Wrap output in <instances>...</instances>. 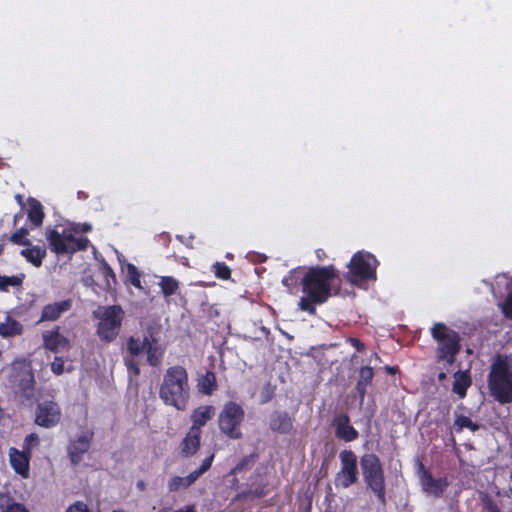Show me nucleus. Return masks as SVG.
Returning a JSON list of instances; mask_svg holds the SVG:
<instances>
[{
	"instance_id": "obj_1",
	"label": "nucleus",
	"mask_w": 512,
	"mask_h": 512,
	"mask_svg": "<svg viewBox=\"0 0 512 512\" xmlns=\"http://www.w3.org/2000/svg\"><path fill=\"white\" fill-rule=\"evenodd\" d=\"M338 277L339 271L333 265L309 267L300 279L303 296L298 302L299 310L316 315L317 306L339 294L340 287H333V281Z\"/></svg>"
},
{
	"instance_id": "obj_2",
	"label": "nucleus",
	"mask_w": 512,
	"mask_h": 512,
	"mask_svg": "<svg viewBox=\"0 0 512 512\" xmlns=\"http://www.w3.org/2000/svg\"><path fill=\"white\" fill-rule=\"evenodd\" d=\"M190 397L191 387L187 369L178 364L168 367L159 387V398L165 405L184 411Z\"/></svg>"
},
{
	"instance_id": "obj_3",
	"label": "nucleus",
	"mask_w": 512,
	"mask_h": 512,
	"mask_svg": "<svg viewBox=\"0 0 512 512\" xmlns=\"http://www.w3.org/2000/svg\"><path fill=\"white\" fill-rule=\"evenodd\" d=\"M431 337L437 342L436 360L443 362L446 367L455 363L461 351V338L458 332L449 328L443 322H436L430 329Z\"/></svg>"
},
{
	"instance_id": "obj_4",
	"label": "nucleus",
	"mask_w": 512,
	"mask_h": 512,
	"mask_svg": "<svg viewBox=\"0 0 512 512\" xmlns=\"http://www.w3.org/2000/svg\"><path fill=\"white\" fill-rule=\"evenodd\" d=\"M491 395L502 404L512 402V370L506 358L497 355L488 374Z\"/></svg>"
},
{
	"instance_id": "obj_5",
	"label": "nucleus",
	"mask_w": 512,
	"mask_h": 512,
	"mask_svg": "<svg viewBox=\"0 0 512 512\" xmlns=\"http://www.w3.org/2000/svg\"><path fill=\"white\" fill-rule=\"evenodd\" d=\"M362 475L367 487L383 506L386 505V480L380 458L374 453H365L360 458Z\"/></svg>"
},
{
	"instance_id": "obj_6",
	"label": "nucleus",
	"mask_w": 512,
	"mask_h": 512,
	"mask_svg": "<svg viewBox=\"0 0 512 512\" xmlns=\"http://www.w3.org/2000/svg\"><path fill=\"white\" fill-rule=\"evenodd\" d=\"M74 233H78V230L74 227L63 228L62 232H59L56 228H48L46 239L51 251L63 255L86 250L90 244L89 239L84 236L76 238L73 235Z\"/></svg>"
},
{
	"instance_id": "obj_7",
	"label": "nucleus",
	"mask_w": 512,
	"mask_h": 512,
	"mask_svg": "<svg viewBox=\"0 0 512 512\" xmlns=\"http://www.w3.org/2000/svg\"><path fill=\"white\" fill-rule=\"evenodd\" d=\"M379 265L376 257L367 251L354 253L348 263V272L345 275L347 281L357 285L362 281L376 280L377 267Z\"/></svg>"
},
{
	"instance_id": "obj_8",
	"label": "nucleus",
	"mask_w": 512,
	"mask_h": 512,
	"mask_svg": "<svg viewBox=\"0 0 512 512\" xmlns=\"http://www.w3.org/2000/svg\"><path fill=\"white\" fill-rule=\"evenodd\" d=\"M124 312L118 305L107 306L102 312L95 313L98 319L96 326V335L100 341L109 344L113 342L119 335L122 327Z\"/></svg>"
},
{
	"instance_id": "obj_9",
	"label": "nucleus",
	"mask_w": 512,
	"mask_h": 512,
	"mask_svg": "<svg viewBox=\"0 0 512 512\" xmlns=\"http://www.w3.org/2000/svg\"><path fill=\"white\" fill-rule=\"evenodd\" d=\"M245 419V411L242 406L234 401H228L218 416V426L222 434L232 440L243 437L241 431Z\"/></svg>"
},
{
	"instance_id": "obj_10",
	"label": "nucleus",
	"mask_w": 512,
	"mask_h": 512,
	"mask_svg": "<svg viewBox=\"0 0 512 512\" xmlns=\"http://www.w3.org/2000/svg\"><path fill=\"white\" fill-rule=\"evenodd\" d=\"M126 352L130 356H139L146 353L147 363L152 367H158L163 361L165 348L151 334L145 336L143 340L139 337L130 336L126 341Z\"/></svg>"
},
{
	"instance_id": "obj_11",
	"label": "nucleus",
	"mask_w": 512,
	"mask_h": 512,
	"mask_svg": "<svg viewBox=\"0 0 512 512\" xmlns=\"http://www.w3.org/2000/svg\"><path fill=\"white\" fill-rule=\"evenodd\" d=\"M340 470L336 473L334 483L336 487L349 488L358 482L359 471L357 456L350 449H344L339 453Z\"/></svg>"
},
{
	"instance_id": "obj_12",
	"label": "nucleus",
	"mask_w": 512,
	"mask_h": 512,
	"mask_svg": "<svg viewBox=\"0 0 512 512\" xmlns=\"http://www.w3.org/2000/svg\"><path fill=\"white\" fill-rule=\"evenodd\" d=\"M61 417L59 404L53 400H44L36 406L34 422L40 427L50 429L60 423Z\"/></svg>"
},
{
	"instance_id": "obj_13",
	"label": "nucleus",
	"mask_w": 512,
	"mask_h": 512,
	"mask_svg": "<svg viewBox=\"0 0 512 512\" xmlns=\"http://www.w3.org/2000/svg\"><path fill=\"white\" fill-rule=\"evenodd\" d=\"M214 460V453H211L208 457H206L200 467L191 473H189L186 477L174 476L172 477L167 484V488L169 492H177L180 489H187L192 484H194L204 473H206L212 466Z\"/></svg>"
},
{
	"instance_id": "obj_14",
	"label": "nucleus",
	"mask_w": 512,
	"mask_h": 512,
	"mask_svg": "<svg viewBox=\"0 0 512 512\" xmlns=\"http://www.w3.org/2000/svg\"><path fill=\"white\" fill-rule=\"evenodd\" d=\"M93 431H86L79 435L76 439L71 440L67 447V454L73 465H78L84 455L89 451L93 441Z\"/></svg>"
},
{
	"instance_id": "obj_15",
	"label": "nucleus",
	"mask_w": 512,
	"mask_h": 512,
	"mask_svg": "<svg viewBox=\"0 0 512 512\" xmlns=\"http://www.w3.org/2000/svg\"><path fill=\"white\" fill-rule=\"evenodd\" d=\"M334 435L338 440L344 442H353L359 438V432L350 422V417L346 413L336 414L332 419Z\"/></svg>"
},
{
	"instance_id": "obj_16",
	"label": "nucleus",
	"mask_w": 512,
	"mask_h": 512,
	"mask_svg": "<svg viewBox=\"0 0 512 512\" xmlns=\"http://www.w3.org/2000/svg\"><path fill=\"white\" fill-rule=\"evenodd\" d=\"M268 494V482L259 472L250 477L248 488L238 493L234 500H255Z\"/></svg>"
},
{
	"instance_id": "obj_17",
	"label": "nucleus",
	"mask_w": 512,
	"mask_h": 512,
	"mask_svg": "<svg viewBox=\"0 0 512 512\" xmlns=\"http://www.w3.org/2000/svg\"><path fill=\"white\" fill-rule=\"evenodd\" d=\"M9 462L16 474L23 479L30 477V461L31 454L25 450H19L15 447H10L8 450Z\"/></svg>"
},
{
	"instance_id": "obj_18",
	"label": "nucleus",
	"mask_w": 512,
	"mask_h": 512,
	"mask_svg": "<svg viewBox=\"0 0 512 512\" xmlns=\"http://www.w3.org/2000/svg\"><path fill=\"white\" fill-rule=\"evenodd\" d=\"M419 467L422 471L421 484L423 490L436 498L441 497L449 486L447 478L442 477L435 479L432 476V474L425 469L424 465L421 462L419 463Z\"/></svg>"
},
{
	"instance_id": "obj_19",
	"label": "nucleus",
	"mask_w": 512,
	"mask_h": 512,
	"mask_svg": "<svg viewBox=\"0 0 512 512\" xmlns=\"http://www.w3.org/2000/svg\"><path fill=\"white\" fill-rule=\"evenodd\" d=\"M294 421L287 411L275 410L269 415V428L275 433L290 435L294 431Z\"/></svg>"
},
{
	"instance_id": "obj_20",
	"label": "nucleus",
	"mask_w": 512,
	"mask_h": 512,
	"mask_svg": "<svg viewBox=\"0 0 512 512\" xmlns=\"http://www.w3.org/2000/svg\"><path fill=\"white\" fill-rule=\"evenodd\" d=\"M72 306L73 300L71 298L46 304L42 308L39 322H54L58 320L62 314L70 311Z\"/></svg>"
},
{
	"instance_id": "obj_21",
	"label": "nucleus",
	"mask_w": 512,
	"mask_h": 512,
	"mask_svg": "<svg viewBox=\"0 0 512 512\" xmlns=\"http://www.w3.org/2000/svg\"><path fill=\"white\" fill-rule=\"evenodd\" d=\"M216 413V408L213 405H201L195 408L191 413L192 425L190 428L201 431L207 422H209Z\"/></svg>"
},
{
	"instance_id": "obj_22",
	"label": "nucleus",
	"mask_w": 512,
	"mask_h": 512,
	"mask_svg": "<svg viewBox=\"0 0 512 512\" xmlns=\"http://www.w3.org/2000/svg\"><path fill=\"white\" fill-rule=\"evenodd\" d=\"M44 346L52 352H58L69 347V340L60 334L59 327L43 334Z\"/></svg>"
},
{
	"instance_id": "obj_23",
	"label": "nucleus",
	"mask_w": 512,
	"mask_h": 512,
	"mask_svg": "<svg viewBox=\"0 0 512 512\" xmlns=\"http://www.w3.org/2000/svg\"><path fill=\"white\" fill-rule=\"evenodd\" d=\"M201 434L202 431H197L192 428L189 429L181 443V453L184 456H192L198 451L201 442Z\"/></svg>"
},
{
	"instance_id": "obj_24",
	"label": "nucleus",
	"mask_w": 512,
	"mask_h": 512,
	"mask_svg": "<svg viewBox=\"0 0 512 512\" xmlns=\"http://www.w3.org/2000/svg\"><path fill=\"white\" fill-rule=\"evenodd\" d=\"M27 247L20 251V255L23 256L27 262L31 263L35 267H40L43 263L44 258L47 255L46 248L39 245H26Z\"/></svg>"
},
{
	"instance_id": "obj_25",
	"label": "nucleus",
	"mask_w": 512,
	"mask_h": 512,
	"mask_svg": "<svg viewBox=\"0 0 512 512\" xmlns=\"http://www.w3.org/2000/svg\"><path fill=\"white\" fill-rule=\"evenodd\" d=\"M374 378V370L371 366H362L359 369V379L356 383L355 389L359 395L360 401L362 402L365 398L367 387L371 385Z\"/></svg>"
},
{
	"instance_id": "obj_26",
	"label": "nucleus",
	"mask_w": 512,
	"mask_h": 512,
	"mask_svg": "<svg viewBox=\"0 0 512 512\" xmlns=\"http://www.w3.org/2000/svg\"><path fill=\"white\" fill-rule=\"evenodd\" d=\"M259 455L256 452H253L249 455L242 457L238 463L230 470L229 475L235 476L233 483H238V479L236 478L239 474H244L250 471L254 465L256 464Z\"/></svg>"
},
{
	"instance_id": "obj_27",
	"label": "nucleus",
	"mask_w": 512,
	"mask_h": 512,
	"mask_svg": "<svg viewBox=\"0 0 512 512\" xmlns=\"http://www.w3.org/2000/svg\"><path fill=\"white\" fill-rule=\"evenodd\" d=\"M198 391L204 395H212L217 390L218 384L214 372L208 370L198 378Z\"/></svg>"
},
{
	"instance_id": "obj_28",
	"label": "nucleus",
	"mask_w": 512,
	"mask_h": 512,
	"mask_svg": "<svg viewBox=\"0 0 512 512\" xmlns=\"http://www.w3.org/2000/svg\"><path fill=\"white\" fill-rule=\"evenodd\" d=\"M23 330V325L9 315L6 316L4 322L0 323V336L3 338L19 336Z\"/></svg>"
},
{
	"instance_id": "obj_29",
	"label": "nucleus",
	"mask_w": 512,
	"mask_h": 512,
	"mask_svg": "<svg viewBox=\"0 0 512 512\" xmlns=\"http://www.w3.org/2000/svg\"><path fill=\"white\" fill-rule=\"evenodd\" d=\"M453 392L456 393L460 398H464L467 393V389L472 384V379L468 371H457L454 374Z\"/></svg>"
},
{
	"instance_id": "obj_30",
	"label": "nucleus",
	"mask_w": 512,
	"mask_h": 512,
	"mask_svg": "<svg viewBox=\"0 0 512 512\" xmlns=\"http://www.w3.org/2000/svg\"><path fill=\"white\" fill-rule=\"evenodd\" d=\"M28 206V220L35 227L41 226L45 216L42 204L34 198H29Z\"/></svg>"
},
{
	"instance_id": "obj_31",
	"label": "nucleus",
	"mask_w": 512,
	"mask_h": 512,
	"mask_svg": "<svg viewBox=\"0 0 512 512\" xmlns=\"http://www.w3.org/2000/svg\"><path fill=\"white\" fill-rule=\"evenodd\" d=\"M302 269L300 267L290 270L287 275L282 279L283 286L287 289L290 294H295L298 291L300 285V279L302 277Z\"/></svg>"
},
{
	"instance_id": "obj_32",
	"label": "nucleus",
	"mask_w": 512,
	"mask_h": 512,
	"mask_svg": "<svg viewBox=\"0 0 512 512\" xmlns=\"http://www.w3.org/2000/svg\"><path fill=\"white\" fill-rule=\"evenodd\" d=\"M159 286L161 292L165 297L174 295L179 289V281L172 276H162L160 278Z\"/></svg>"
},
{
	"instance_id": "obj_33",
	"label": "nucleus",
	"mask_w": 512,
	"mask_h": 512,
	"mask_svg": "<svg viewBox=\"0 0 512 512\" xmlns=\"http://www.w3.org/2000/svg\"><path fill=\"white\" fill-rule=\"evenodd\" d=\"M507 295L503 302L499 303L502 314L505 318L512 320V280L506 284Z\"/></svg>"
},
{
	"instance_id": "obj_34",
	"label": "nucleus",
	"mask_w": 512,
	"mask_h": 512,
	"mask_svg": "<svg viewBox=\"0 0 512 512\" xmlns=\"http://www.w3.org/2000/svg\"><path fill=\"white\" fill-rule=\"evenodd\" d=\"M454 428L456 432H461L464 428L475 432L479 429V425L473 422L468 416L458 415L454 422Z\"/></svg>"
},
{
	"instance_id": "obj_35",
	"label": "nucleus",
	"mask_w": 512,
	"mask_h": 512,
	"mask_svg": "<svg viewBox=\"0 0 512 512\" xmlns=\"http://www.w3.org/2000/svg\"><path fill=\"white\" fill-rule=\"evenodd\" d=\"M212 271L216 278L221 280H229L231 278V269L224 262H216L212 266Z\"/></svg>"
},
{
	"instance_id": "obj_36",
	"label": "nucleus",
	"mask_w": 512,
	"mask_h": 512,
	"mask_svg": "<svg viewBox=\"0 0 512 512\" xmlns=\"http://www.w3.org/2000/svg\"><path fill=\"white\" fill-rule=\"evenodd\" d=\"M28 230L26 228H20L16 230L11 236L10 241L17 245H30V240L27 239Z\"/></svg>"
},
{
	"instance_id": "obj_37",
	"label": "nucleus",
	"mask_w": 512,
	"mask_h": 512,
	"mask_svg": "<svg viewBox=\"0 0 512 512\" xmlns=\"http://www.w3.org/2000/svg\"><path fill=\"white\" fill-rule=\"evenodd\" d=\"M23 278L19 276H1L0 275V290L7 291L9 286H20Z\"/></svg>"
},
{
	"instance_id": "obj_38",
	"label": "nucleus",
	"mask_w": 512,
	"mask_h": 512,
	"mask_svg": "<svg viewBox=\"0 0 512 512\" xmlns=\"http://www.w3.org/2000/svg\"><path fill=\"white\" fill-rule=\"evenodd\" d=\"M127 276L129 279V282L136 288H141V274L138 270V268L134 265L129 263L127 265Z\"/></svg>"
},
{
	"instance_id": "obj_39",
	"label": "nucleus",
	"mask_w": 512,
	"mask_h": 512,
	"mask_svg": "<svg viewBox=\"0 0 512 512\" xmlns=\"http://www.w3.org/2000/svg\"><path fill=\"white\" fill-rule=\"evenodd\" d=\"M40 444V438L36 433H30L26 435L23 441L22 449L26 452H30L32 455V450Z\"/></svg>"
},
{
	"instance_id": "obj_40",
	"label": "nucleus",
	"mask_w": 512,
	"mask_h": 512,
	"mask_svg": "<svg viewBox=\"0 0 512 512\" xmlns=\"http://www.w3.org/2000/svg\"><path fill=\"white\" fill-rule=\"evenodd\" d=\"M135 357L136 356H130L129 354H127L126 356H124V363L128 373L137 377L140 375V367Z\"/></svg>"
},
{
	"instance_id": "obj_41",
	"label": "nucleus",
	"mask_w": 512,
	"mask_h": 512,
	"mask_svg": "<svg viewBox=\"0 0 512 512\" xmlns=\"http://www.w3.org/2000/svg\"><path fill=\"white\" fill-rule=\"evenodd\" d=\"M64 360L62 357H55L51 363V371L56 375H61L64 372Z\"/></svg>"
},
{
	"instance_id": "obj_42",
	"label": "nucleus",
	"mask_w": 512,
	"mask_h": 512,
	"mask_svg": "<svg viewBox=\"0 0 512 512\" xmlns=\"http://www.w3.org/2000/svg\"><path fill=\"white\" fill-rule=\"evenodd\" d=\"M66 512H91L88 508L87 504H85L83 501H75L73 504H71Z\"/></svg>"
},
{
	"instance_id": "obj_43",
	"label": "nucleus",
	"mask_w": 512,
	"mask_h": 512,
	"mask_svg": "<svg viewBox=\"0 0 512 512\" xmlns=\"http://www.w3.org/2000/svg\"><path fill=\"white\" fill-rule=\"evenodd\" d=\"M2 512H29L28 509L21 503L12 502L7 504Z\"/></svg>"
},
{
	"instance_id": "obj_44",
	"label": "nucleus",
	"mask_w": 512,
	"mask_h": 512,
	"mask_svg": "<svg viewBox=\"0 0 512 512\" xmlns=\"http://www.w3.org/2000/svg\"><path fill=\"white\" fill-rule=\"evenodd\" d=\"M483 508L486 512H501L498 505L490 498L483 501Z\"/></svg>"
},
{
	"instance_id": "obj_45",
	"label": "nucleus",
	"mask_w": 512,
	"mask_h": 512,
	"mask_svg": "<svg viewBox=\"0 0 512 512\" xmlns=\"http://www.w3.org/2000/svg\"><path fill=\"white\" fill-rule=\"evenodd\" d=\"M346 342L353 346L358 352H362L365 350V344L355 337H348L346 339Z\"/></svg>"
},
{
	"instance_id": "obj_46",
	"label": "nucleus",
	"mask_w": 512,
	"mask_h": 512,
	"mask_svg": "<svg viewBox=\"0 0 512 512\" xmlns=\"http://www.w3.org/2000/svg\"><path fill=\"white\" fill-rule=\"evenodd\" d=\"M73 227L76 228L78 232H89L92 229L91 225L88 223H84L82 225H77Z\"/></svg>"
},
{
	"instance_id": "obj_47",
	"label": "nucleus",
	"mask_w": 512,
	"mask_h": 512,
	"mask_svg": "<svg viewBox=\"0 0 512 512\" xmlns=\"http://www.w3.org/2000/svg\"><path fill=\"white\" fill-rule=\"evenodd\" d=\"M315 254L319 261H323L327 257L326 252L322 248L316 249Z\"/></svg>"
},
{
	"instance_id": "obj_48",
	"label": "nucleus",
	"mask_w": 512,
	"mask_h": 512,
	"mask_svg": "<svg viewBox=\"0 0 512 512\" xmlns=\"http://www.w3.org/2000/svg\"><path fill=\"white\" fill-rule=\"evenodd\" d=\"M174 512H196L194 505H187L183 508L175 510Z\"/></svg>"
},
{
	"instance_id": "obj_49",
	"label": "nucleus",
	"mask_w": 512,
	"mask_h": 512,
	"mask_svg": "<svg viewBox=\"0 0 512 512\" xmlns=\"http://www.w3.org/2000/svg\"><path fill=\"white\" fill-rule=\"evenodd\" d=\"M104 270H105V275L106 276L115 277L114 272H113V270L111 269V267L109 265L105 264Z\"/></svg>"
},
{
	"instance_id": "obj_50",
	"label": "nucleus",
	"mask_w": 512,
	"mask_h": 512,
	"mask_svg": "<svg viewBox=\"0 0 512 512\" xmlns=\"http://www.w3.org/2000/svg\"><path fill=\"white\" fill-rule=\"evenodd\" d=\"M385 370L387 371V373L394 375L398 371V368L396 366H386Z\"/></svg>"
},
{
	"instance_id": "obj_51",
	"label": "nucleus",
	"mask_w": 512,
	"mask_h": 512,
	"mask_svg": "<svg viewBox=\"0 0 512 512\" xmlns=\"http://www.w3.org/2000/svg\"><path fill=\"white\" fill-rule=\"evenodd\" d=\"M77 195H78V199H87L88 198V195L83 191H78Z\"/></svg>"
},
{
	"instance_id": "obj_52",
	"label": "nucleus",
	"mask_w": 512,
	"mask_h": 512,
	"mask_svg": "<svg viewBox=\"0 0 512 512\" xmlns=\"http://www.w3.org/2000/svg\"><path fill=\"white\" fill-rule=\"evenodd\" d=\"M445 379H446V373H445V372H443V371H442V372H440V373L438 374V380H439V381H443V380H445Z\"/></svg>"
},
{
	"instance_id": "obj_53",
	"label": "nucleus",
	"mask_w": 512,
	"mask_h": 512,
	"mask_svg": "<svg viewBox=\"0 0 512 512\" xmlns=\"http://www.w3.org/2000/svg\"><path fill=\"white\" fill-rule=\"evenodd\" d=\"M373 356L375 357V359L380 360V357L377 353H374Z\"/></svg>"
},
{
	"instance_id": "obj_54",
	"label": "nucleus",
	"mask_w": 512,
	"mask_h": 512,
	"mask_svg": "<svg viewBox=\"0 0 512 512\" xmlns=\"http://www.w3.org/2000/svg\"><path fill=\"white\" fill-rule=\"evenodd\" d=\"M138 486L143 488L144 487V483L143 482H139Z\"/></svg>"
},
{
	"instance_id": "obj_55",
	"label": "nucleus",
	"mask_w": 512,
	"mask_h": 512,
	"mask_svg": "<svg viewBox=\"0 0 512 512\" xmlns=\"http://www.w3.org/2000/svg\"><path fill=\"white\" fill-rule=\"evenodd\" d=\"M3 252V247L0 245V255L2 254Z\"/></svg>"
},
{
	"instance_id": "obj_56",
	"label": "nucleus",
	"mask_w": 512,
	"mask_h": 512,
	"mask_svg": "<svg viewBox=\"0 0 512 512\" xmlns=\"http://www.w3.org/2000/svg\"><path fill=\"white\" fill-rule=\"evenodd\" d=\"M2 409L0 408V419L2 418Z\"/></svg>"
}]
</instances>
